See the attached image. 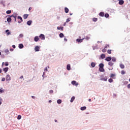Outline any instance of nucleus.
Returning a JSON list of instances; mask_svg holds the SVG:
<instances>
[{"label":"nucleus","instance_id":"43","mask_svg":"<svg viewBox=\"0 0 130 130\" xmlns=\"http://www.w3.org/2000/svg\"><path fill=\"white\" fill-rule=\"evenodd\" d=\"M105 48L106 49V48H109V45H106L105 46Z\"/></svg>","mask_w":130,"mask_h":130},{"label":"nucleus","instance_id":"53","mask_svg":"<svg viewBox=\"0 0 130 130\" xmlns=\"http://www.w3.org/2000/svg\"><path fill=\"white\" fill-rule=\"evenodd\" d=\"M31 10H32V8H31V7H30V8L28 9L29 12H30Z\"/></svg>","mask_w":130,"mask_h":130},{"label":"nucleus","instance_id":"38","mask_svg":"<svg viewBox=\"0 0 130 130\" xmlns=\"http://www.w3.org/2000/svg\"><path fill=\"white\" fill-rule=\"evenodd\" d=\"M11 13H12V11L11 10H8L6 11V14H11Z\"/></svg>","mask_w":130,"mask_h":130},{"label":"nucleus","instance_id":"27","mask_svg":"<svg viewBox=\"0 0 130 130\" xmlns=\"http://www.w3.org/2000/svg\"><path fill=\"white\" fill-rule=\"evenodd\" d=\"M4 52H5V53H7V54H9L10 53L9 49H6L5 50H4Z\"/></svg>","mask_w":130,"mask_h":130},{"label":"nucleus","instance_id":"21","mask_svg":"<svg viewBox=\"0 0 130 130\" xmlns=\"http://www.w3.org/2000/svg\"><path fill=\"white\" fill-rule=\"evenodd\" d=\"M69 8H67V7H66L65 8H64V12H65V13H69Z\"/></svg>","mask_w":130,"mask_h":130},{"label":"nucleus","instance_id":"41","mask_svg":"<svg viewBox=\"0 0 130 130\" xmlns=\"http://www.w3.org/2000/svg\"><path fill=\"white\" fill-rule=\"evenodd\" d=\"M24 37V35H23V34H20V35H19V37H20V38H23Z\"/></svg>","mask_w":130,"mask_h":130},{"label":"nucleus","instance_id":"5","mask_svg":"<svg viewBox=\"0 0 130 130\" xmlns=\"http://www.w3.org/2000/svg\"><path fill=\"white\" fill-rule=\"evenodd\" d=\"M83 40H84V38L82 39H77L76 40V41H77V42H78V43H82V42H83Z\"/></svg>","mask_w":130,"mask_h":130},{"label":"nucleus","instance_id":"63","mask_svg":"<svg viewBox=\"0 0 130 130\" xmlns=\"http://www.w3.org/2000/svg\"><path fill=\"white\" fill-rule=\"evenodd\" d=\"M104 81L106 82V81H107V79H104Z\"/></svg>","mask_w":130,"mask_h":130},{"label":"nucleus","instance_id":"2","mask_svg":"<svg viewBox=\"0 0 130 130\" xmlns=\"http://www.w3.org/2000/svg\"><path fill=\"white\" fill-rule=\"evenodd\" d=\"M40 38L41 39V40H45V36L43 34H41L39 36Z\"/></svg>","mask_w":130,"mask_h":130},{"label":"nucleus","instance_id":"3","mask_svg":"<svg viewBox=\"0 0 130 130\" xmlns=\"http://www.w3.org/2000/svg\"><path fill=\"white\" fill-rule=\"evenodd\" d=\"M71 83L72 84V85H75V86H78L79 85V83H77L76 82V81H75V80L72 81Z\"/></svg>","mask_w":130,"mask_h":130},{"label":"nucleus","instance_id":"10","mask_svg":"<svg viewBox=\"0 0 130 130\" xmlns=\"http://www.w3.org/2000/svg\"><path fill=\"white\" fill-rule=\"evenodd\" d=\"M67 69L68 71H71V65L70 64H68L67 66Z\"/></svg>","mask_w":130,"mask_h":130},{"label":"nucleus","instance_id":"9","mask_svg":"<svg viewBox=\"0 0 130 130\" xmlns=\"http://www.w3.org/2000/svg\"><path fill=\"white\" fill-rule=\"evenodd\" d=\"M6 80L7 81L11 80V77L10 76V75H8L7 76H6Z\"/></svg>","mask_w":130,"mask_h":130},{"label":"nucleus","instance_id":"42","mask_svg":"<svg viewBox=\"0 0 130 130\" xmlns=\"http://www.w3.org/2000/svg\"><path fill=\"white\" fill-rule=\"evenodd\" d=\"M121 75H124V74H125V72H124V71L122 70L121 72Z\"/></svg>","mask_w":130,"mask_h":130},{"label":"nucleus","instance_id":"50","mask_svg":"<svg viewBox=\"0 0 130 130\" xmlns=\"http://www.w3.org/2000/svg\"><path fill=\"white\" fill-rule=\"evenodd\" d=\"M2 81L3 82H5V81H6V78H2Z\"/></svg>","mask_w":130,"mask_h":130},{"label":"nucleus","instance_id":"24","mask_svg":"<svg viewBox=\"0 0 130 130\" xmlns=\"http://www.w3.org/2000/svg\"><path fill=\"white\" fill-rule=\"evenodd\" d=\"M6 32L7 34V35H10L11 32H10V30L9 29H7L6 30Z\"/></svg>","mask_w":130,"mask_h":130},{"label":"nucleus","instance_id":"57","mask_svg":"<svg viewBox=\"0 0 130 130\" xmlns=\"http://www.w3.org/2000/svg\"><path fill=\"white\" fill-rule=\"evenodd\" d=\"M31 98H32V99H35V96H31Z\"/></svg>","mask_w":130,"mask_h":130},{"label":"nucleus","instance_id":"19","mask_svg":"<svg viewBox=\"0 0 130 130\" xmlns=\"http://www.w3.org/2000/svg\"><path fill=\"white\" fill-rule=\"evenodd\" d=\"M100 17H104V12H100L99 14Z\"/></svg>","mask_w":130,"mask_h":130},{"label":"nucleus","instance_id":"48","mask_svg":"<svg viewBox=\"0 0 130 130\" xmlns=\"http://www.w3.org/2000/svg\"><path fill=\"white\" fill-rule=\"evenodd\" d=\"M85 39H86V40H89V39H90V37H86Z\"/></svg>","mask_w":130,"mask_h":130},{"label":"nucleus","instance_id":"30","mask_svg":"<svg viewBox=\"0 0 130 130\" xmlns=\"http://www.w3.org/2000/svg\"><path fill=\"white\" fill-rule=\"evenodd\" d=\"M108 64L110 67H112V66H113V63L112 61H110L109 62Z\"/></svg>","mask_w":130,"mask_h":130},{"label":"nucleus","instance_id":"12","mask_svg":"<svg viewBox=\"0 0 130 130\" xmlns=\"http://www.w3.org/2000/svg\"><path fill=\"white\" fill-rule=\"evenodd\" d=\"M7 22L8 23H11V22H12V18L11 17H8L7 18Z\"/></svg>","mask_w":130,"mask_h":130},{"label":"nucleus","instance_id":"49","mask_svg":"<svg viewBox=\"0 0 130 130\" xmlns=\"http://www.w3.org/2000/svg\"><path fill=\"white\" fill-rule=\"evenodd\" d=\"M70 22V19L68 18L66 21V23H69Z\"/></svg>","mask_w":130,"mask_h":130},{"label":"nucleus","instance_id":"14","mask_svg":"<svg viewBox=\"0 0 130 130\" xmlns=\"http://www.w3.org/2000/svg\"><path fill=\"white\" fill-rule=\"evenodd\" d=\"M101 58H102V59H104V58H105V54H102L101 55Z\"/></svg>","mask_w":130,"mask_h":130},{"label":"nucleus","instance_id":"13","mask_svg":"<svg viewBox=\"0 0 130 130\" xmlns=\"http://www.w3.org/2000/svg\"><path fill=\"white\" fill-rule=\"evenodd\" d=\"M3 71L4 72H5V73H7V72H8V71H9V68L8 67H6L5 68L3 69Z\"/></svg>","mask_w":130,"mask_h":130},{"label":"nucleus","instance_id":"8","mask_svg":"<svg viewBox=\"0 0 130 130\" xmlns=\"http://www.w3.org/2000/svg\"><path fill=\"white\" fill-rule=\"evenodd\" d=\"M112 58L111 57H107L106 59L105 60H106L107 61H110V60H111Z\"/></svg>","mask_w":130,"mask_h":130},{"label":"nucleus","instance_id":"62","mask_svg":"<svg viewBox=\"0 0 130 130\" xmlns=\"http://www.w3.org/2000/svg\"><path fill=\"white\" fill-rule=\"evenodd\" d=\"M5 63V62H3L2 63V67H4V64Z\"/></svg>","mask_w":130,"mask_h":130},{"label":"nucleus","instance_id":"59","mask_svg":"<svg viewBox=\"0 0 130 130\" xmlns=\"http://www.w3.org/2000/svg\"><path fill=\"white\" fill-rule=\"evenodd\" d=\"M10 51H13L14 50V49H10Z\"/></svg>","mask_w":130,"mask_h":130},{"label":"nucleus","instance_id":"40","mask_svg":"<svg viewBox=\"0 0 130 130\" xmlns=\"http://www.w3.org/2000/svg\"><path fill=\"white\" fill-rule=\"evenodd\" d=\"M109 83H112V82H113V80L111 78L109 79L108 80Z\"/></svg>","mask_w":130,"mask_h":130},{"label":"nucleus","instance_id":"25","mask_svg":"<svg viewBox=\"0 0 130 130\" xmlns=\"http://www.w3.org/2000/svg\"><path fill=\"white\" fill-rule=\"evenodd\" d=\"M95 66H96V64H95V62H91V66L92 68H95Z\"/></svg>","mask_w":130,"mask_h":130},{"label":"nucleus","instance_id":"4","mask_svg":"<svg viewBox=\"0 0 130 130\" xmlns=\"http://www.w3.org/2000/svg\"><path fill=\"white\" fill-rule=\"evenodd\" d=\"M39 49H40V47H39L38 46H36L35 48V50L36 52L39 51Z\"/></svg>","mask_w":130,"mask_h":130},{"label":"nucleus","instance_id":"23","mask_svg":"<svg viewBox=\"0 0 130 130\" xmlns=\"http://www.w3.org/2000/svg\"><path fill=\"white\" fill-rule=\"evenodd\" d=\"M80 109H81V110H82V111L86 110V109H87V107H86L85 106L82 107H81Z\"/></svg>","mask_w":130,"mask_h":130},{"label":"nucleus","instance_id":"16","mask_svg":"<svg viewBox=\"0 0 130 130\" xmlns=\"http://www.w3.org/2000/svg\"><path fill=\"white\" fill-rule=\"evenodd\" d=\"M58 30H61V31H63V27H57Z\"/></svg>","mask_w":130,"mask_h":130},{"label":"nucleus","instance_id":"1","mask_svg":"<svg viewBox=\"0 0 130 130\" xmlns=\"http://www.w3.org/2000/svg\"><path fill=\"white\" fill-rule=\"evenodd\" d=\"M17 19H19L20 20H18V23L19 24H21V23H22V22H23V18H22V17L20 16H18L17 17Z\"/></svg>","mask_w":130,"mask_h":130},{"label":"nucleus","instance_id":"32","mask_svg":"<svg viewBox=\"0 0 130 130\" xmlns=\"http://www.w3.org/2000/svg\"><path fill=\"white\" fill-rule=\"evenodd\" d=\"M74 100H75V96H73L71 99V101H70V102L73 103L74 102Z\"/></svg>","mask_w":130,"mask_h":130},{"label":"nucleus","instance_id":"39","mask_svg":"<svg viewBox=\"0 0 130 130\" xmlns=\"http://www.w3.org/2000/svg\"><path fill=\"white\" fill-rule=\"evenodd\" d=\"M115 77V74H111L110 77L114 78Z\"/></svg>","mask_w":130,"mask_h":130},{"label":"nucleus","instance_id":"31","mask_svg":"<svg viewBox=\"0 0 130 130\" xmlns=\"http://www.w3.org/2000/svg\"><path fill=\"white\" fill-rule=\"evenodd\" d=\"M28 16H29V15H28V14H24L23 15L24 19H27V18H28Z\"/></svg>","mask_w":130,"mask_h":130},{"label":"nucleus","instance_id":"54","mask_svg":"<svg viewBox=\"0 0 130 130\" xmlns=\"http://www.w3.org/2000/svg\"><path fill=\"white\" fill-rule=\"evenodd\" d=\"M12 47H13V48H16V46H15V45H12Z\"/></svg>","mask_w":130,"mask_h":130},{"label":"nucleus","instance_id":"22","mask_svg":"<svg viewBox=\"0 0 130 130\" xmlns=\"http://www.w3.org/2000/svg\"><path fill=\"white\" fill-rule=\"evenodd\" d=\"M99 68H104V64L101 63L99 65Z\"/></svg>","mask_w":130,"mask_h":130},{"label":"nucleus","instance_id":"35","mask_svg":"<svg viewBox=\"0 0 130 130\" xmlns=\"http://www.w3.org/2000/svg\"><path fill=\"white\" fill-rule=\"evenodd\" d=\"M111 51H112V50H108L107 53H108V54H111Z\"/></svg>","mask_w":130,"mask_h":130},{"label":"nucleus","instance_id":"34","mask_svg":"<svg viewBox=\"0 0 130 130\" xmlns=\"http://www.w3.org/2000/svg\"><path fill=\"white\" fill-rule=\"evenodd\" d=\"M57 103H58V104H60L61 103V100H58L57 101Z\"/></svg>","mask_w":130,"mask_h":130},{"label":"nucleus","instance_id":"52","mask_svg":"<svg viewBox=\"0 0 130 130\" xmlns=\"http://www.w3.org/2000/svg\"><path fill=\"white\" fill-rule=\"evenodd\" d=\"M64 41H66V42L68 41V39H67V38H64Z\"/></svg>","mask_w":130,"mask_h":130},{"label":"nucleus","instance_id":"47","mask_svg":"<svg viewBox=\"0 0 130 130\" xmlns=\"http://www.w3.org/2000/svg\"><path fill=\"white\" fill-rule=\"evenodd\" d=\"M49 92H50V94H52V93H53V90H50L49 91Z\"/></svg>","mask_w":130,"mask_h":130},{"label":"nucleus","instance_id":"36","mask_svg":"<svg viewBox=\"0 0 130 130\" xmlns=\"http://www.w3.org/2000/svg\"><path fill=\"white\" fill-rule=\"evenodd\" d=\"M105 17L106 18H109V14H108V13H106L105 15Z\"/></svg>","mask_w":130,"mask_h":130},{"label":"nucleus","instance_id":"56","mask_svg":"<svg viewBox=\"0 0 130 130\" xmlns=\"http://www.w3.org/2000/svg\"><path fill=\"white\" fill-rule=\"evenodd\" d=\"M23 78H24V76H21L20 77V79H23Z\"/></svg>","mask_w":130,"mask_h":130},{"label":"nucleus","instance_id":"7","mask_svg":"<svg viewBox=\"0 0 130 130\" xmlns=\"http://www.w3.org/2000/svg\"><path fill=\"white\" fill-rule=\"evenodd\" d=\"M99 70L100 72H101L102 73H104V72H105V70H104V68H99Z\"/></svg>","mask_w":130,"mask_h":130},{"label":"nucleus","instance_id":"26","mask_svg":"<svg viewBox=\"0 0 130 130\" xmlns=\"http://www.w3.org/2000/svg\"><path fill=\"white\" fill-rule=\"evenodd\" d=\"M112 61L115 62V61H116V58L114 57H112Z\"/></svg>","mask_w":130,"mask_h":130},{"label":"nucleus","instance_id":"18","mask_svg":"<svg viewBox=\"0 0 130 130\" xmlns=\"http://www.w3.org/2000/svg\"><path fill=\"white\" fill-rule=\"evenodd\" d=\"M5 1H1V2H0V5H3V6L4 7H5Z\"/></svg>","mask_w":130,"mask_h":130},{"label":"nucleus","instance_id":"11","mask_svg":"<svg viewBox=\"0 0 130 130\" xmlns=\"http://www.w3.org/2000/svg\"><path fill=\"white\" fill-rule=\"evenodd\" d=\"M123 4H124V1H123V0L119 1V4L121 5H123Z\"/></svg>","mask_w":130,"mask_h":130},{"label":"nucleus","instance_id":"55","mask_svg":"<svg viewBox=\"0 0 130 130\" xmlns=\"http://www.w3.org/2000/svg\"><path fill=\"white\" fill-rule=\"evenodd\" d=\"M44 71H46V72H47V68H45Z\"/></svg>","mask_w":130,"mask_h":130},{"label":"nucleus","instance_id":"51","mask_svg":"<svg viewBox=\"0 0 130 130\" xmlns=\"http://www.w3.org/2000/svg\"><path fill=\"white\" fill-rule=\"evenodd\" d=\"M127 87L128 89H130V84L127 85Z\"/></svg>","mask_w":130,"mask_h":130},{"label":"nucleus","instance_id":"37","mask_svg":"<svg viewBox=\"0 0 130 130\" xmlns=\"http://www.w3.org/2000/svg\"><path fill=\"white\" fill-rule=\"evenodd\" d=\"M98 20V19L96 18H93L92 19V21H93V22H97Z\"/></svg>","mask_w":130,"mask_h":130},{"label":"nucleus","instance_id":"61","mask_svg":"<svg viewBox=\"0 0 130 130\" xmlns=\"http://www.w3.org/2000/svg\"><path fill=\"white\" fill-rule=\"evenodd\" d=\"M49 103H51V102H52L51 100H49Z\"/></svg>","mask_w":130,"mask_h":130},{"label":"nucleus","instance_id":"33","mask_svg":"<svg viewBox=\"0 0 130 130\" xmlns=\"http://www.w3.org/2000/svg\"><path fill=\"white\" fill-rule=\"evenodd\" d=\"M120 68L121 69H124V66L123 65V64H120Z\"/></svg>","mask_w":130,"mask_h":130},{"label":"nucleus","instance_id":"29","mask_svg":"<svg viewBox=\"0 0 130 130\" xmlns=\"http://www.w3.org/2000/svg\"><path fill=\"white\" fill-rule=\"evenodd\" d=\"M5 92V90L3 89V88H0V94H3Z\"/></svg>","mask_w":130,"mask_h":130},{"label":"nucleus","instance_id":"15","mask_svg":"<svg viewBox=\"0 0 130 130\" xmlns=\"http://www.w3.org/2000/svg\"><path fill=\"white\" fill-rule=\"evenodd\" d=\"M10 18H12L13 20H14L15 21V22H16V16L11 15V16H10Z\"/></svg>","mask_w":130,"mask_h":130},{"label":"nucleus","instance_id":"46","mask_svg":"<svg viewBox=\"0 0 130 130\" xmlns=\"http://www.w3.org/2000/svg\"><path fill=\"white\" fill-rule=\"evenodd\" d=\"M107 51L106 49H105V48H104L103 50H102V52H105Z\"/></svg>","mask_w":130,"mask_h":130},{"label":"nucleus","instance_id":"17","mask_svg":"<svg viewBox=\"0 0 130 130\" xmlns=\"http://www.w3.org/2000/svg\"><path fill=\"white\" fill-rule=\"evenodd\" d=\"M59 36L60 38H63V37H64V35H63V34L62 33H60L59 35Z\"/></svg>","mask_w":130,"mask_h":130},{"label":"nucleus","instance_id":"20","mask_svg":"<svg viewBox=\"0 0 130 130\" xmlns=\"http://www.w3.org/2000/svg\"><path fill=\"white\" fill-rule=\"evenodd\" d=\"M32 24V21L29 20L27 22V24L28 25V26H30Z\"/></svg>","mask_w":130,"mask_h":130},{"label":"nucleus","instance_id":"28","mask_svg":"<svg viewBox=\"0 0 130 130\" xmlns=\"http://www.w3.org/2000/svg\"><path fill=\"white\" fill-rule=\"evenodd\" d=\"M24 47V45H23L22 44H20L19 45V48H20V49H22Z\"/></svg>","mask_w":130,"mask_h":130},{"label":"nucleus","instance_id":"58","mask_svg":"<svg viewBox=\"0 0 130 130\" xmlns=\"http://www.w3.org/2000/svg\"><path fill=\"white\" fill-rule=\"evenodd\" d=\"M60 18V17H59V16L57 17V20H59Z\"/></svg>","mask_w":130,"mask_h":130},{"label":"nucleus","instance_id":"6","mask_svg":"<svg viewBox=\"0 0 130 130\" xmlns=\"http://www.w3.org/2000/svg\"><path fill=\"white\" fill-rule=\"evenodd\" d=\"M39 41V37L38 36H36L34 38V41L37 42Z\"/></svg>","mask_w":130,"mask_h":130},{"label":"nucleus","instance_id":"45","mask_svg":"<svg viewBox=\"0 0 130 130\" xmlns=\"http://www.w3.org/2000/svg\"><path fill=\"white\" fill-rule=\"evenodd\" d=\"M5 67H8V66H9V62H5Z\"/></svg>","mask_w":130,"mask_h":130},{"label":"nucleus","instance_id":"64","mask_svg":"<svg viewBox=\"0 0 130 130\" xmlns=\"http://www.w3.org/2000/svg\"><path fill=\"white\" fill-rule=\"evenodd\" d=\"M2 73V69H0V74Z\"/></svg>","mask_w":130,"mask_h":130},{"label":"nucleus","instance_id":"60","mask_svg":"<svg viewBox=\"0 0 130 130\" xmlns=\"http://www.w3.org/2000/svg\"><path fill=\"white\" fill-rule=\"evenodd\" d=\"M88 101H89V102H91V99H89L88 100Z\"/></svg>","mask_w":130,"mask_h":130},{"label":"nucleus","instance_id":"44","mask_svg":"<svg viewBox=\"0 0 130 130\" xmlns=\"http://www.w3.org/2000/svg\"><path fill=\"white\" fill-rule=\"evenodd\" d=\"M21 118H22V116L21 115H18L17 117V119H20Z\"/></svg>","mask_w":130,"mask_h":130}]
</instances>
